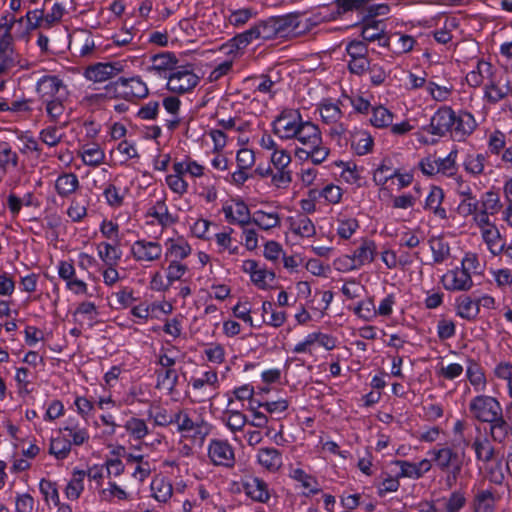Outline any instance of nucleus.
I'll return each instance as SVG.
<instances>
[{
    "label": "nucleus",
    "mask_w": 512,
    "mask_h": 512,
    "mask_svg": "<svg viewBox=\"0 0 512 512\" xmlns=\"http://www.w3.org/2000/svg\"><path fill=\"white\" fill-rule=\"evenodd\" d=\"M478 124L474 116L467 111L458 114L450 106L440 107L431 117L430 123L422 129L432 135L445 137L448 134L456 141H464Z\"/></svg>",
    "instance_id": "f257e3e1"
},
{
    "label": "nucleus",
    "mask_w": 512,
    "mask_h": 512,
    "mask_svg": "<svg viewBox=\"0 0 512 512\" xmlns=\"http://www.w3.org/2000/svg\"><path fill=\"white\" fill-rule=\"evenodd\" d=\"M293 139L302 147L295 149V156L299 160L310 159L314 164H321L329 156L330 150L323 143L320 128L309 120H303Z\"/></svg>",
    "instance_id": "f03ea898"
},
{
    "label": "nucleus",
    "mask_w": 512,
    "mask_h": 512,
    "mask_svg": "<svg viewBox=\"0 0 512 512\" xmlns=\"http://www.w3.org/2000/svg\"><path fill=\"white\" fill-rule=\"evenodd\" d=\"M427 454L433 458L434 467L445 473L444 483L446 488H453L461 476L465 453L459 452L451 445L438 444L430 449Z\"/></svg>",
    "instance_id": "7ed1b4c3"
},
{
    "label": "nucleus",
    "mask_w": 512,
    "mask_h": 512,
    "mask_svg": "<svg viewBox=\"0 0 512 512\" xmlns=\"http://www.w3.org/2000/svg\"><path fill=\"white\" fill-rule=\"evenodd\" d=\"M279 38H294L310 32L316 22L297 13L274 17Z\"/></svg>",
    "instance_id": "20e7f679"
},
{
    "label": "nucleus",
    "mask_w": 512,
    "mask_h": 512,
    "mask_svg": "<svg viewBox=\"0 0 512 512\" xmlns=\"http://www.w3.org/2000/svg\"><path fill=\"white\" fill-rule=\"evenodd\" d=\"M468 410L473 419L488 423L503 413L499 400L493 396L479 394L473 397L468 405Z\"/></svg>",
    "instance_id": "39448f33"
},
{
    "label": "nucleus",
    "mask_w": 512,
    "mask_h": 512,
    "mask_svg": "<svg viewBox=\"0 0 512 512\" xmlns=\"http://www.w3.org/2000/svg\"><path fill=\"white\" fill-rule=\"evenodd\" d=\"M199 81L192 65H182L169 74L167 88L173 93L184 94L193 90Z\"/></svg>",
    "instance_id": "423d86ee"
},
{
    "label": "nucleus",
    "mask_w": 512,
    "mask_h": 512,
    "mask_svg": "<svg viewBox=\"0 0 512 512\" xmlns=\"http://www.w3.org/2000/svg\"><path fill=\"white\" fill-rule=\"evenodd\" d=\"M302 121L298 110L285 109L273 121V132L282 140H291L296 136Z\"/></svg>",
    "instance_id": "0eeeda50"
},
{
    "label": "nucleus",
    "mask_w": 512,
    "mask_h": 512,
    "mask_svg": "<svg viewBox=\"0 0 512 512\" xmlns=\"http://www.w3.org/2000/svg\"><path fill=\"white\" fill-rule=\"evenodd\" d=\"M190 384L195 391V402L202 403L218 395L219 379L214 370L205 371L201 377H192Z\"/></svg>",
    "instance_id": "6e6552de"
},
{
    "label": "nucleus",
    "mask_w": 512,
    "mask_h": 512,
    "mask_svg": "<svg viewBox=\"0 0 512 512\" xmlns=\"http://www.w3.org/2000/svg\"><path fill=\"white\" fill-rule=\"evenodd\" d=\"M162 253V245L154 240L138 239L130 246V255L141 265L158 261Z\"/></svg>",
    "instance_id": "1a4fd4ad"
},
{
    "label": "nucleus",
    "mask_w": 512,
    "mask_h": 512,
    "mask_svg": "<svg viewBox=\"0 0 512 512\" xmlns=\"http://www.w3.org/2000/svg\"><path fill=\"white\" fill-rule=\"evenodd\" d=\"M484 86V99L490 104H497L512 93V84L508 77L494 73Z\"/></svg>",
    "instance_id": "9d476101"
},
{
    "label": "nucleus",
    "mask_w": 512,
    "mask_h": 512,
    "mask_svg": "<svg viewBox=\"0 0 512 512\" xmlns=\"http://www.w3.org/2000/svg\"><path fill=\"white\" fill-rule=\"evenodd\" d=\"M174 424L181 433L192 432L195 437L204 438L210 432L209 424L202 418L193 420L186 410H178L174 413Z\"/></svg>",
    "instance_id": "9b49d317"
},
{
    "label": "nucleus",
    "mask_w": 512,
    "mask_h": 512,
    "mask_svg": "<svg viewBox=\"0 0 512 512\" xmlns=\"http://www.w3.org/2000/svg\"><path fill=\"white\" fill-rule=\"evenodd\" d=\"M208 456L216 466L232 468L235 464L234 449L225 440L212 439L208 445Z\"/></svg>",
    "instance_id": "f8f14e48"
},
{
    "label": "nucleus",
    "mask_w": 512,
    "mask_h": 512,
    "mask_svg": "<svg viewBox=\"0 0 512 512\" xmlns=\"http://www.w3.org/2000/svg\"><path fill=\"white\" fill-rule=\"evenodd\" d=\"M242 271L249 274L251 281L259 289H267L275 280V273L261 266L256 260L248 259L242 263Z\"/></svg>",
    "instance_id": "ddd939ff"
},
{
    "label": "nucleus",
    "mask_w": 512,
    "mask_h": 512,
    "mask_svg": "<svg viewBox=\"0 0 512 512\" xmlns=\"http://www.w3.org/2000/svg\"><path fill=\"white\" fill-rule=\"evenodd\" d=\"M441 282L449 291H468L473 286L471 274L462 268H455L447 271L441 278Z\"/></svg>",
    "instance_id": "4468645a"
},
{
    "label": "nucleus",
    "mask_w": 512,
    "mask_h": 512,
    "mask_svg": "<svg viewBox=\"0 0 512 512\" xmlns=\"http://www.w3.org/2000/svg\"><path fill=\"white\" fill-rule=\"evenodd\" d=\"M222 210L225 219L230 224H237L241 227L251 224L250 210L242 200H233L232 203L224 205Z\"/></svg>",
    "instance_id": "2eb2a0df"
},
{
    "label": "nucleus",
    "mask_w": 512,
    "mask_h": 512,
    "mask_svg": "<svg viewBox=\"0 0 512 512\" xmlns=\"http://www.w3.org/2000/svg\"><path fill=\"white\" fill-rule=\"evenodd\" d=\"M121 70L122 65L119 62L97 63L86 68L84 76L93 82H104L118 75Z\"/></svg>",
    "instance_id": "dca6fc26"
},
{
    "label": "nucleus",
    "mask_w": 512,
    "mask_h": 512,
    "mask_svg": "<svg viewBox=\"0 0 512 512\" xmlns=\"http://www.w3.org/2000/svg\"><path fill=\"white\" fill-rule=\"evenodd\" d=\"M178 60L171 52H163L151 57V66L148 71L155 76L164 77L168 79L171 72L177 68Z\"/></svg>",
    "instance_id": "f3484780"
},
{
    "label": "nucleus",
    "mask_w": 512,
    "mask_h": 512,
    "mask_svg": "<svg viewBox=\"0 0 512 512\" xmlns=\"http://www.w3.org/2000/svg\"><path fill=\"white\" fill-rule=\"evenodd\" d=\"M63 90H65V85L57 76H43L36 84V92L43 102L48 99H55L57 96H62L61 91Z\"/></svg>",
    "instance_id": "a211bd4d"
},
{
    "label": "nucleus",
    "mask_w": 512,
    "mask_h": 512,
    "mask_svg": "<svg viewBox=\"0 0 512 512\" xmlns=\"http://www.w3.org/2000/svg\"><path fill=\"white\" fill-rule=\"evenodd\" d=\"M257 463L265 470L275 473L283 465L282 452L274 447H261L256 455Z\"/></svg>",
    "instance_id": "6ab92c4d"
},
{
    "label": "nucleus",
    "mask_w": 512,
    "mask_h": 512,
    "mask_svg": "<svg viewBox=\"0 0 512 512\" xmlns=\"http://www.w3.org/2000/svg\"><path fill=\"white\" fill-rule=\"evenodd\" d=\"M245 494L253 501L267 503L270 499L268 484L259 477H249L243 484Z\"/></svg>",
    "instance_id": "aec40b11"
},
{
    "label": "nucleus",
    "mask_w": 512,
    "mask_h": 512,
    "mask_svg": "<svg viewBox=\"0 0 512 512\" xmlns=\"http://www.w3.org/2000/svg\"><path fill=\"white\" fill-rule=\"evenodd\" d=\"M376 244L369 239H363L360 246L355 249L351 257V269H358L366 264L373 262L376 255Z\"/></svg>",
    "instance_id": "412c9836"
},
{
    "label": "nucleus",
    "mask_w": 512,
    "mask_h": 512,
    "mask_svg": "<svg viewBox=\"0 0 512 512\" xmlns=\"http://www.w3.org/2000/svg\"><path fill=\"white\" fill-rule=\"evenodd\" d=\"M501 496L493 488L479 490L472 501L474 512H494L495 504Z\"/></svg>",
    "instance_id": "4be33fe9"
},
{
    "label": "nucleus",
    "mask_w": 512,
    "mask_h": 512,
    "mask_svg": "<svg viewBox=\"0 0 512 512\" xmlns=\"http://www.w3.org/2000/svg\"><path fill=\"white\" fill-rule=\"evenodd\" d=\"M444 201V191L439 186H432L426 197L424 209L432 212L441 220L448 218L446 209L442 206Z\"/></svg>",
    "instance_id": "5701e85b"
},
{
    "label": "nucleus",
    "mask_w": 512,
    "mask_h": 512,
    "mask_svg": "<svg viewBox=\"0 0 512 512\" xmlns=\"http://www.w3.org/2000/svg\"><path fill=\"white\" fill-rule=\"evenodd\" d=\"M115 84L124 88L123 94L126 98H144L149 93L147 85L140 77H132L129 79L121 77Z\"/></svg>",
    "instance_id": "b1692460"
},
{
    "label": "nucleus",
    "mask_w": 512,
    "mask_h": 512,
    "mask_svg": "<svg viewBox=\"0 0 512 512\" xmlns=\"http://www.w3.org/2000/svg\"><path fill=\"white\" fill-rule=\"evenodd\" d=\"M472 449L475 452L476 460L479 462L488 464L496 460V448L486 436L476 437L472 443Z\"/></svg>",
    "instance_id": "393cba45"
},
{
    "label": "nucleus",
    "mask_w": 512,
    "mask_h": 512,
    "mask_svg": "<svg viewBox=\"0 0 512 512\" xmlns=\"http://www.w3.org/2000/svg\"><path fill=\"white\" fill-rule=\"evenodd\" d=\"M361 36L362 41L374 42L378 41L379 46L389 47L391 44V37L387 36L384 29L380 27L379 22H373L362 27Z\"/></svg>",
    "instance_id": "a878e982"
},
{
    "label": "nucleus",
    "mask_w": 512,
    "mask_h": 512,
    "mask_svg": "<svg viewBox=\"0 0 512 512\" xmlns=\"http://www.w3.org/2000/svg\"><path fill=\"white\" fill-rule=\"evenodd\" d=\"M147 216L156 219L162 228L169 227L178 222V217L169 212L164 200H159L150 207L147 212Z\"/></svg>",
    "instance_id": "bb28decb"
},
{
    "label": "nucleus",
    "mask_w": 512,
    "mask_h": 512,
    "mask_svg": "<svg viewBox=\"0 0 512 512\" xmlns=\"http://www.w3.org/2000/svg\"><path fill=\"white\" fill-rule=\"evenodd\" d=\"M317 110L322 121L326 124H336L343 117V112L341 111L339 103L330 99L322 100L318 104Z\"/></svg>",
    "instance_id": "cd10ccee"
},
{
    "label": "nucleus",
    "mask_w": 512,
    "mask_h": 512,
    "mask_svg": "<svg viewBox=\"0 0 512 512\" xmlns=\"http://www.w3.org/2000/svg\"><path fill=\"white\" fill-rule=\"evenodd\" d=\"M166 257L172 258L171 261H179L187 258L191 254V246L184 238H170L166 242Z\"/></svg>",
    "instance_id": "c85d7f7f"
},
{
    "label": "nucleus",
    "mask_w": 512,
    "mask_h": 512,
    "mask_svg": "<svg viewBox=\"0 0 512 512\" xmlns=\"http://www.w3.org/2000/svg\"><path fill=\"white\" fill-rule=\"evenodd\" d=\"M23 18L16 20L14 16H3L0 22V51H14L11 29L16 22L22 23Z\"/></svg>",
    "instance_id": "c756f323"
},
{
    "label": "nucleus",
    "mask_w": 512,
    "mask_h": 512,
    "mask_svg": "<svg viewBox=\"0 0 512 512\" xmlns=\"http://www.w3.org/2000/svg\"><path fill=\"white\" fill-rule=\"evenodd\" d=\"M80 186L76 174L69 172L59 175L55 181V190L57 194L66 198L73 194Z\"/></svg>",
    "instance_id": "7c9ffc66"
},
{
    "label": "nucleus",
    "mask_w": 512,
    "mask_h": 512,
    "mask_svg": "<svg viewBox=\"0 0 512 512\" xmlns=\"http://www.w3.org/2000/svg\"><path fill=\"white\" fill-rule=\"evenodd\" d=\"M258 34L255 25L250 29L234 36L228 43L223 45L224 49H228V53L238 51L247 47L253 40H257Z\"/></svg>",
    "instance_id": "2f4dec72"
},
{
    "label": "nucleus",
    "mask_w": 512,
    "mask_h": 512,
    "mask_svg": "<svg viewBox=\"0 0 512 512\" xmlns=\"http://www.w3.org/2000/svg\"><path fill=\"white\" fill-rule=\"evenodd\" d=\"M233 399H229L228 407L223 414V420L226 423V426L232 431L237 432L241 431L245 424L247 423L246 416L241 413L239 410L232 408L234 404Z\"/></svg>",
    "instance_id": "473e14b6"
},
{
    "label": "nucleus",
    "mask_w": 512,
    "mask_h": 512,
    "mask_svg": "<svg viewBox=\"0 0 512 512\" xmlns=\"http://www.w3.org/2000/svg\"><path fill=\"white\" fill-rule=\"evenodd\" d=\"M489 436L492 441L503 443L509 434L510 424L505 419L503 413L498 415L494 420L488 422Z\"/></svg>",
    "instance_id": "72a5a7b5"
},
{
    "label": "nucleus",
    "mask_w": 512,
    "mask_h": 512,
    "mask_svg": "<svg viewBox=\"0 0 512 512\" xmlns=\"http://www.w3.org/2000/svg\"><path fill=\"white\" fill-rule=\"evenodd\" d=\"M373 145V138L367 131L359 130L351 136V146L357 155H365L371 152Z\"/></svg>",
    "instance_id": "f704fd0d"
},
{
    "label": "nucleus",
    "mask_w": 512,
    "mask_h": 512,
    "mask_svg": "<svg viewBox=\"0 0 512 512\" xmlns=\"http://www.w3.org/2000/svg\"><path fill=\"white\" fill-rule=\"evenodd\" d=\"M457 315L463 319H475L479 313V303L471 299V297L462 295L456 300Z\"/></svg>",
    "instance_id": "c9c22d12"
},
{
    "label": "nucleus",
    "mask_w": 512,
    "mask_h": 512,
    "mask_svg": "<svg viewBox=\"0 0 512 512\" xmlns=\"http://www.w3.org/2000/svg\"><path fill=\"white\" fill-rule=\"evenodd\" d=\"M98 256L105 265H117L121 259L122 251L117 245L101 242L97 245Z\"/></svg>",
    "instance_id": "e433bc0d"
},
{
    "label": "nucleus",
    "mask_w": 512,
    "mask_h": 512,
    "mask_svg": "<svg viewBox=\"0 0 512 512\" xmlns=\"http://www.w3.org/2000/svg\"><path fill=\"white\" fill-rule=\"evenodd\" d=\"M486 159V154L468 153L463 160V168L468 174L479 176L484 172Z\"/></svg>",
    "instance_id": "4c0bfd02"
},
{
    "label": "nucleus",
    "mask_w": 512,
    "mask_h": 512,
    "mask_svg": "<svg viewBox=\"0 0 512 512\" xmlns=\"http://www.w3.org/2000/svg\"><path fill=\"white\" fill-rule=\"evenodd\" d=\"M151 491L158 502L166 503L173 494V487L164 477H156L151 482Z\"/></svg>",
    "instance_id": "58836bf2"
},
{
    "label": "nucleus",
    "mask_w": 512,
    "mask_h": 512,
    "mask_svg": "<svg viewBox=\"0 0 512 512\" xmlns=\"http://www.w3.org/2000/svg\"><path fill=\"white\" fill-rule=\"evenodd\" d=\"M290 229L294 234L301 237H312L316 233L314 223L306 215H299L296 218H291Z\"/></svg>",
    "instance_id": "ea45409f"
},
{
    "label": "nucleus",
    "mask_w": 512,
    "mask_h": 512,
    "mask_svg": "<svg viewBox=\"0 0 512 512\" xmlns=\"http://www.w3.org/2000/svg\"><path fill=\"white\" fill-rule=\"evenodd\" d=\"M251 224L267 231L280 225V217L276 212L257 210L252 215Z\"/></svg>",
    "instance_id": "a19ab883"
},
{
    "label": "nucleus",
    "mask_w": 512,
    "mask_h": 512,
    "mask_svg": "<svg viewBox=\"0 0 512 512\" xmlns=\"http://www.w3.org/2000/svg\"><path fill=\"white\" fill-rule=\"evenodd\" d=\"M86 471L74 470L70 481L68 482L65 494L70 500H77L84 490V479Z\"/></svg>",
    "instance_id": "79ce46f5"
},
{
    "label": "nucleus",
    "mask_w": 512,
    "mask_h": 512,
    "mask_svg": "<svg viewBox=\"0 0 512 512\" xmlns=\"http://www.w3.org/2000/svg\"><path fill=\"white\" fill-rule=\"evenodd\" d=\"M60 431L70 439L71 446H81L90 438L88 430L84 427H80L77 423H70L64 426Z\"/></svg>",
    "instance_id": "37998d69"
},
{
    "label": "nucleus",
    "mask_w": 512,
    "mask_h": 512,
    "mask_svg": "<svg viewBox=\"0 0 512 512\" xmlns=\"http://www.w3.org/2000/svg\"><path fill=\"white\" fill-rule=\"evenodd\" d=\"M157 388H164L166 389L170 394L174 392L178 380L179 375L176 369L170 368V369H163V370H157Z\"/></svg>",
    "instance_id": "c03bdc74"
},
{
    "label": "nucleus",
    "mask_w": 512,
    "mask_h": 512,
    "mask_svg": "<svg viewBox=\"0 0 512 512\" xmlns=\"http://www.w3.org/2000/svg\"><path fill=\"white\" fill-rule=\"evenodd\" d=\"M19 156L12 150L9 143L0 141V170L6 173L9 168L18 166Z\"/></svg>",
    "instance_id": "a18cd8bd"
},
{
    "label": "nucleus",
    "mask_w": 512,
    "mask_h": 512,
    "mask_svg": "<svg viewBox=\"0 0 512 512\" xmlns=\"http://www.w3.org/2000/svg\"><path fill=\"white\" fill-rule=\"evenodd\" d=\"M466 375L474 391L484 392L486 390L487 379L482 368L479 365L472 363L467 368Z\"/></svg>",
    "instance_id": "49530a36"
},
{
    "label": "nucleus",
    "mask_w": 512,
    "mask_h": 512,
    "mask_svg": "<svg viewBox=\"0 0 512 512\" xmlns=\"http://www.w3.org/2000/svg\"><path fill=\"white\" fill-rule=\"evenodd\" d=\"M482 238L493 255L502 253L504 244L501 243L500 233L495 226L484 228L482 230Z\"/></svg>",
    "instance_id": "de8ad7c7"
},
{
    "label": "nucleus",
    "mask_w": 512,
    "mask_h": 512,
    "mask_svg": "<svg viewBox=\"0 0 512 512\" xmlns=\"http://www.w3.org/2000/svg\"><path fill=\"white\" fill-rule=\"evenodd\" d=\"M50 454L54 455L58 460H64L71 452V441L64 434L51 439Z\"/></svg>",
    "instance_id": "09e8293b"
},
{
    "label": "nucleus",
    "mask_w": 512,
    "mask_h": 512,
    "mask_svg": "<svg viewBox=\"0 0 512 512\" xmlns=\"http://www.w3.org/2000/svg\"><path fill=\"white\" fill-rule=\"evenodd\" d=\"M458 151L456 149L451 150L450 153L444 158L437 159V167L439 173L443 176L452 177L457 174L458 166L456 164Z\"/></svg>",
    "instance_id": "8fccbe9b"
},
{
    "label": "nucleus",
    "mask_w": 512,
    "mask_h": 512,
    "mask_svg": "<svg viewBox=\"0 0 512 512\" xmlns=\"http://www.w3.org/2000/svg\"><path fill=\"white\" fill-rule=\"evenodd\" d=\"M124 428L135 440H142L149 434L145 420L137 417L128 419L124 424Z\"/></svg>",
    "instance_id": "3c124183"
},
{
    "label": "nucleus",
    "mask_w": 512,
    "mask_h": 512,
    "mask_svg": "<svg viewBox=\"0 0 512 512\" xmlns=\"http://www.w3.org/2000/svg\"><path fill=\"white\" fill-rule=\"evenodd\" d=\"M335 5L338 14L350 11L373 10V6L369 5V0H336Z\"/></svg>",
    "instance_id": "603ef678"
},
{
    "label": "nucleus",
    "mask_w": 512,
    "mask_h": 512,
    "mask_svg": "<svg viewBox=\"0 0 512 512\" xmlns=\"http://www.w3.org/2000/svg\"><path fill=\"white\" fill-rule=\"evenodd\" d=\"M370 122L377 128L388 127L393 122V114L384 106L373 107Z\"/></svg>",
    "instance_id": "864d4df0"
},
{
    "label": "nucleus",
    "mask_w": 512,
    "mask_h": 512,
    "mask_svg": "<svg viewBox=\"0 0 512 512\" xmlns=\"http://www.w3.org/2000/svg\"><path fill=\"white\" fill-rule=\"evenodd\" d=\"M435 263H442L450 256V247L442 238H432L429 241Z\"/></svg>",
    "instance_id": "5fc2aeb1"
},
{
    "label": "nucleus",
    "mask_w": 512,
    "mask_h": 512,
    "mask_svg": "<svg viewBox=\"0 0 512 512\" xmlns=\"http://www.w3.org/2000/svg\"><path fill=\"white\" fill-rule=\"evenodd\" d=\"M396 170H393L390 161L384 159L373 173V181L378 186H384L388 180L395 178Z\"/></svg>",
    "instance_id": "6e6d98bb"
},
{
    "label": "nucleus",
    "mask_w": 512,
    "mask_h": 512,
    "mask_svg": "<svg viewBox=\"0 0 512 512\" xmlns=\"http://www.w3.org/2000/svg\"><path fill=\"white\" fill-rule=\"evenodd\" d=\"M258 38L262 40H271L279 38L274 17H270L255 25Z\"/></svg>",
    "instance_id": "4d7b16f0"
},
{
    "label": "nucleus",
    "mask_w": 512,
    "mask_h": 512,
    "mask_svg": "<svg viewBox=\"0 0 512 512\" xmlns=\"http://www.w3.org/2000/svg\"><path fill=\"white\" fill-rule=\"evenodd\" d=\"M147 415L150 419H153L157 426L165 427L174 424V414H169L167 409L163 407H151L147 411Z\"/></svg>",
    "instance_id": "13d9d810"
},
{
    "label": "nucleus",
    "mask_w": 512,
    "mask_h": 512,
    "mask_svg": "<svg viewBox=\"0 0 512 512\" xmlns=\"http://www.w3.org/2000/svg\"><path fill=\"white\" fill-rule=\"evenodd\" d=\"M104 158L105 154L98 145H92L83 149L82 159L86 165L98 166L104 161Z\"/></svg>",
    "instance_id": "bf43d9fd"
},
{
    "label": "nucleus",
    "mask_w": 512,
    "mask_h": 512,
    "mask_svg": "<svg viewBox=\"0 0 512 512\" xmlns=\"http://www.w3.org/2000/svg\"><path fill=\"white\" fill-rule=\"evenodd\" d=\"M393 41V51L397 54L410 52L416 43L415 39L406 34H395L391 37Z\"/></svg>",
    "instance_id": "052dcab7"
},
{
    "label": "nucleus",
    "mask_w": 512,
    "mask_h": 512,
    "mask_svg": "<svg viewBox=\"0 0 512 512\" xmlns=\"http://www.w3.org/2000/svg\"><path fill=\"white\" fill-rule=\"evenodd\" d=\"M367 72L369 73L370 82L373 86L382 85L389 75V71L384 65L380 63H374L373 61H371L369 64V69Z\"/></svg>",
    "instance_id": "680f3d73"
},
{
    "label": "nucleus",
    "mask_w": 512,
    "mask_h": 512,
    "mask_svg": "<svg viewBox=\"0 0 512 512\" xmlns=\"http://www.w3.org/2000/svg\"><path fill=\"white\" fill-rule=\"evenodd\" d=\"M34 200L35 198L32 193L25 194L22 199L14 194H10L7 199V204L10 212L13 215H17L20 212L22 205L34 206Z\"/></svg>",
    "instance_id": "e2e57ef3"
},
{
    "label": "nucleus",
    "mask_w": 512,
    "mask_h": 512,
    "mask_svg": "<svg viewBox=\"0 0 512 512\" xmlns=\"http://www.w3.org/2000/svg\"><path fill=\"white\" fill-rule=\"evenodd\" d=\"M43 103L45 104L46 112L50 120L53 122H57L65 111L63 97L57 96L55 99H48Z\"/></svg>",
    "instance_id": "0e129e2a"
},
{
    "label": "nucleus",
    "mask_w": 512,
    "mask_h": 512,
    "mask_svg": "<svg viewBox=\"0 0 512 512\" xmlns=\"http://www.w3.org/2000/svg\"><path fill=\"white\" fill-rule=\"evenodd\" d=\"M289 403L286 399H279L277 401H266L263 403H258V407H262L266 413L271 416H275L278 419L281 418V415L288 409Z\"/></svg>",
    "instance_id": "69168bd1"
},
{
    "label": "nucleus",
    "mask_w": 512,
    "mask_h": 512,
    "mask_svg": "<svg viewBox=\"0 0 512 512\" xmlns=\"http://www.w3.org/2000/svg\"><path fill=\"white\" fill-rule=\"evenodd\" d=\"M103 196L107 204L112 208H118L123 205L124 196L120 193L119 188L112 183L106 185Z\"/></svg>",
    "instance_id": "338daca9"
},
{
    "label": "nucleus",
    "mask_w": 512,
    "mask_h": 512,
    "mask_svg": "<svg viewBox=\"0 0 512 512\" xmlns=\"http://www.w3.org/2000/svg\"><path fill=\"white\" fill-rule=\"evenodd\" d=\"M465 504L466 498L464 492L455 490L450 494L445 504V512H459Z\"/></svg>",
    "instance_id": "774afa93"
}]
</instances>
